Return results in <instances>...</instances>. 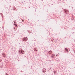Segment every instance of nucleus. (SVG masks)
Masks as SVG:
<instances>
[{
    "label": "nucleus",
    "instance_id": "f257e3e1",
    "mask_svg": "<svg viewBox=\"0 0 75 75\" xmlns=\"http://www.w3.org/2000/svg\"><path fill=\"white\" fill-rule=\"evenodd\" d=\"M14 29L15 31H16V30H17V26L16 25L14 26Z\"/></svg>",
    "mask_w": 75,
    "mask_h": 75
},
{
    "label": "nucleus",
    "instance_id": "6e6552de",
    "mask_svg": "<svg viewBox=\"0 0 75 75\" xmlns=\"http://www.w3.org/2000/svg\"><path fill=\"white\" fill-rule=\"evenodd\" d=\"M22 21L23 22L24 21V20H22Z\"/></svg>",
    "mask_w": 75,
    "mask_h": 75
},
{
    "label": "nucleus",
    "instance_id": "7ed1b4c3",
    "mask_svg": "<svg viewBox=\"0 0 75 75\" xmlns=\"http://www.w3.org/2000/svg\"><path fill=\"white\" fill-rule=\"evenodd\" d=\"M43 73H44V72H45L46 71L45 70V69H43Z\"/></svg>",
    "mask_w": 75,
    "mask_h": 75
},
{
    "label": "nucleus",
    "instance_id": "39448f33",
    "mask_svg": "<svg viewBox=\"0 0 75 75\" xmlns=\"http://www.w3.org/2000/svg\"><path fill=\"white\" fill-rule=\"evenodd\" d=\"M52 52H51V51H49V54H52Z\"/></svg>",
    "mask_w": 75,
    "mask_h": 75
},
{
    "label": "nucleus",
    "instance_id": "20e7f679",
    "mask_svg": "<svg viewBox=\"0 0 75 75\" xmlns=\"http://www.w3.org/2000/svg\"><path fill=\"white\" fill-rule=\"evenodd\" d=\"M21 52L23 54H24L25 53V52H24V51L22 52V50H21Z\"/></svg>",
    "mask_w": 75,
    "mask_h": 75
},
{
    "label": "nucleus",
    "instance_id": "0eeeda50",
    "mask_svg": "<svg viewBox=\"0 0 75 75\" xmlns=\"http://www.w3.org/2000/svg\"><path fill=\"white\" fill-rule=\"evenodd\" d=\"M6 75H8V74H7V73H6Z\"/></svg>",
    "mask_w": 75,
    "mask_h": 75
},
{
    "label": "nucleus",
    "instance_id": "423d86ee",
    "mask_svg": "<svg viewBox=\"0 0 75 75\" xmlns=\"http://www.w3.org/2000/svg\"><path fill=\"white\" fill-rule=\"evenodd\" d=\"M65 50H66V51H67V52H68V50L67 48H66L65 49Z\"/></svg>",
    "mask_w": 75,
    "mask_h": 75
},
{
    "label": "nucleus",
    "instance_id": "f03ea898",
    "mask_svg": "<svg viewBox=\"0 0 75 75\" xmlns=\"http://www.w3.org/2000/svg\"><path fill=\"white\" fill-rule=\"evenodd\" d=\"M27 40H28V38H27L26 39H23V41H27Z\"/></svg>",
    "mask_w": 75,
    "mask_h": 75
}]
</instances>
